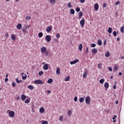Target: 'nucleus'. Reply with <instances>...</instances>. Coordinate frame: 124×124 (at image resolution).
I'll return each mask as SVG.
<instances>
[{"label": "nucleus", "instance_id": "f257e3e1", "mask_svg": "<svg viewBox=\"0 0 124 124\" xmlns=\"http://www.w3.org/2000/svg\"><path fill=\"white\" fill-rule=\"evenodd\" d=\"M7 113H9V117L11 118H13L15 116V112L13 111H10V110H7Z\"/></svg>", "mask_w": 124, "mask_h": 124}, {"label": "nucleus", "instance_id": "f03ea898", "mask_svg": "<svg viewBox=\"0 0 124 124\" xmlns=\"http://www.w3.org/2000/svg\"><path fill=\"white\" fill-rule=\"evenodd\" d=\"M34 84H38V85H43V84H44V83H43V81L42 80H39V79L34 81Z\"/></svg>", "mask_w": 124, "mask_h": 124}, {"label": "nucleus", "instance_id": "7ed1b4c3", "mask_svg": "<svg viewBox=\"0 0 124 124\" xmlns=\"http://www.w3.org/2000/svg\"><path fill=\"white\" fill-rule=\"evenodd\" d=\"M85 102L86 104H90L91 103V97L87 96L85 99Z\"/></svg>", "mask_w": 124, "mask_h": 124}, {"label": "nucleus", "instance_id": "20e7f679", "mask_svg": "<svg viewBox=\"0 0 124 124\" xmlns=\"http://www.w3.org/2000/svg\"><path fill=\"white\" fill-rule=\"evenodd\" d=\"M46 40L47 42H50V41H51V40H52V38L51 37V35H46Z\"/></svg>", "mask_w": 124, "mask_h": 124}, {"label": "nucleus", "instance_id": "39448f33", "mask_svg": "<svg viewBox=\"0 0 124 124\" xmlns=\"http://www.w3.org/2000/svg\"><path fill=\"white\" fill-rule=\"evenodd\" d=\"M47 51V48L45 46H43L41 48V52L42 54H44Z\"/></svg>", "mask_w": 124, "mask_h": 124}, {"label": "nucleus", "instance_id": "423d86ee", "mask_svg": "<svg viewBox=\"0 0 124 124\" xmlns=\"http://www.w3.org/2000/svg\"><path fill=\"white\" fill-rule=\"evenodd\" d=\"M80 25L81 26V27H84V26H85V19H82L81 20H80Z\"/></svg>", "mask_w": 124, "mask_h": 124}, {"label": "nucleus", "instance_id": "0eeeda50", "mask_svg": "<svg viewBox=\"0 0 124 124\" xmlns=\"http://www.w3.org/2000/svg\"><path fill=\"white\" fill-rule=\"evenodd\" d=\"M79 62V59H76L75 61H72L70 62V64H75V63H77Z\"/></svg>", "mask_w": 124, "mask_h": 124}, {"label": "nucleus", "instance_id": "6e6552de", "mask_svg": "<svg viewBox=\"0 0 124 124\" xmlns=\"http://www.w3.org/2000/svg\"><path fill=\"white\" fill-rule=\"evenodd\" d=\"M21 75L23 80H26V79H27V75L24 74V73H22Z\"/></svg>", "mask_w": 124, "mask_h": 124}, {"label": "nucleus", "instance_id": "1a4fd4ad", "mask_svg": "<svg viewBox=\"0 0 124 124\" xmlns=\"http://www.w3.org/2000/svg\"><path fill=\"white\" fill-rule=\"evenodd\" d=\"M104 87L105 88V90H108V88H109V83L108 82H106L105 83Z\"/></svg>", "mask_w": 124, "mask_h": 124}, {"label": "nucleus", "instance_id": "9d476101", "mask_svg": "<svg viewBox=\"0 0 124 124\" xmlns=\"http://www.w3.org/2000/svg\"><path fill=\"white\" fill-rule=\"evenodd\" d=\"M94 8L95 9V10H98V8H99V6L98 5V4L95 3L94 6Z\"/></svg>", "mask_w": 124, "mask_h": 124}, {"label": "nucleus", "instance_id": "9b49d317", "mask_svg": "<svg viewBox=\"0 0 124 124\" xmlns=\"http://www.w3.org/2000/svg\"><path fill=\"white\" fill-rule=\"evenodd\" d=\"M43 68L45 70H47L48 68H49V66H48V64H45L44 65Z\"/></svg>", "mask_w": 124, "mask_h": 124}, {"label": "nucleus", "instance_id": "f8f14e48", "mask_svg": "<svg viewBox=\"0 0 124 124\" xmlns=\"http://www.w3.org/2000/svg\"><path fill=\"white\" fill-rule=\"evenodd\" d=\"M16 29L17 30H21L22 29V24L20 23H19L17 26H16Z\"/></svg>", "mask_w": 124, "mask_h": 124}, {"label": "nucleus", "instance_id": "ddd939ff", "mask_svg": "<svg viewBox=\"0 0 124 124\" xmlns=\"http://www.w3.org/2000/svg\"><path fill=\"white\" fill-rule=\"evenodd\" d=\"M52 31V27H48L46 29V31L47 32H49Z\"/></svg>", "mask_w": 124, "mask_h": 124}, {"label": "nucleus", "instance_id": "4468645a", "mask_svg": "<svg viewBox=\"0 0 124 124\" xmlns=\"http://www.w3.org/2000/svg\"><path fill=\"white\" fill-rule=\"evenodd\" d=\"M11 38L12 40H15L16 39V36L15 34H13L11 35Z\"/></svg>", "mask_w": 124, "mask_h": 124}, {"label": "nucleus", "instance_id": "2eb2a0df", "mask_svg": "<svg viewBox=\"0 0 124 124\" xmlns=\"http://www.w3.org/2000/svg\"><path fill=\"white\" fill-rule=\"evenodd\" d=\"M56 74L58 75H60L61 74V69L60 68H58L57 70H56Z\"/></svg>", "mask_w": 124, "mask_h": 124}, {"label": "nucleus", "instance_id": "dca6fc26", "mask_svg": "<svg viewBox=\"0 0 124 124\" xmlns=\"http://www.w3.org/2000/svg\"><path fill=\"white\" fill-rule=\"evenodd\" d=\"M27 98V96H26V95L22 94L21 95V100H25Z\"/></svg>", "mask_w": 124, "mask_h": 124}, {"label": "nucleus", "instance_id": "f3484780", "mask_svg": "<svg viewBox=\"0 0 124 124\" xmlns=\"http://www.w3.org/2000/svg\"><path fill=\"white\" fill-rule=\"evenodd\" d=\"M92 53H93L94 54H96L97 53V49L95 48H93L92 49Z\"/></svg>", "mask_w": 124, "mask_h": 124}, {"label": "nucleus", "instance_id": "a211bd4d", "mask_svg": "<svg viewBox=\"0 0 124 124\" xmlns=\"http://www.w3.org/2000/svg\"><path fill=\"white\" fill-rule=\"evenodd\" d=\"M82 48H83V45L82 44H80L78 46V50H79V51H82Z\"/></svg>", "mask_w": 124, "mask_h": 124}, {"label": "nucleus", "instance_id": "6ab92c4d", "mask_svg": "<svg viewBox=\"0 0 124 124\" xmlns=\"http://www.w3.org/2000/svg\"><path fill=\"white\" fill-rule=\"evenodd\" d=\"M70 12L71 14H72V15L75 14V11L73 9H71L70 10Z\"/></svg>", "mask_w": 124, "mask_h": 124}, {"label": "nucleus", "instance_id": "aec40b11", "mask_svg": "<svg viewBox=\"0 0 124 124\" xmlns=\"http://www.w3.org/2000/svg\"><path fill=\"white\" fill-rule=\"evenodd\" d=\"M83 17V13L82 12H79V19H81Z\"/></svg>", "mask_w": 124, "mask_h": 124}, {"label": "nucleus", "instance_id": "412c9836", "mask_svg": "<svg viewBox=\"0 0 124 124\" xmlns=\"http://www.w3.org/2000/svg\"><path fill=\"white\" fill-rule=\"evenodd\" d=\"M39 111L41 113H44V112L45 111V109L44 108H40Z\"/></svg>", "mask_w": 124, "mask_h": 124}, {"label": "nucleus", "instance_id": "4be33fe9", "mask_svg": "<svg viewBox=\"0 0 124 124\" xmlns=\"http://www.w3.org/2000/svg\"><path fill=\"white\" fill-rule=\"evenodd\" d=\"M67 6L69 8H72V5H71V2H68L67 3Z\"/></svg>", "mask_w": 124, "mask_h": 124}, {"label": "nucleus", "instance_id": "5701e85b", "mask_svg": "<svg viewBox=\"0 0 124 124\" xmlns=\"http://www.w3.org/2000/svg\"><path fill=\"white\" fill-rule=\"evenodd\" d=\"M105 56L106 57V58H109V56H110V52H107L105 54Z\"/></svg>", "mask_w": 124, "mask_h": 124}, {"label": "nucleus", "instance_id": "b1692460", "mask_svg": "<svg viewBox=\"0 0 124 124\" xmlns=\"http://www.w3.org/2000/svg\"><path fill=\"white\" fill-rule=\"evenodd\" d=\"M47 83L48 84H51V83H53V79L50 78L48 80Z\"/></svg>", "mask_w": 124, "mask_h": 124}, {"label": "nucleus", "instance_id": "393cba45", "mask_svg": "<svg viewBox=\"0 0 124 124\" xmlns=\"http://www.w3.org/2000/svg\"><path fill=\"white\" fill-rule=\"evenodd\" d=\"M50 2L52 4H55L56 3V0H50Z\"/></svg>", "mask_w": 124, "mask_h": 124}, {"label": "nucleus", "instance_id": "a878e982", "mask_svg": "<svg viewBox=\"0 0 124 124\" xmlns=\"http://www.w3.org/2000/svg\"><path fill=\"white\" fill-rule=\"evenodd\" d=\"M28 88L30 90H33V86L32 85H29L28 86Z\"/></svg>", "mask_w": 124, "mask_h": 124}, {"label": "nucleus", "instance_id": "bb28decb", "mask_svg": "<svg viewBox=\"0 0 124 124\" xmlns=\"http://www.w3.org/2000/svg\"><path fill=\"white\" fill-rule=\"evenodd\" d=\"M43 36V33L40 32L38 33V37H42Z\"/></svg>", "mask_w": 124, "mask_h": 124}, {"label": "nucleus", "instance_id": "cd10ccee", "mask_svg": "<svg viewBox=\"0 0 124 124\" xmlns=\"http://www.w3.org/2000/svg\"><path fill=\"white\" fill-rule=\"evenodd\" d=\"M108 33H111L112 32V28L109 27L108 30Z\"/></svg>", "mask_w": 124, "mask_h": 124}, {"label": "nucleus", "instance_id": "c85d7f7f", "mask_svg": "<svg viewBox=\"0 0 124 124\" xmlns=\"http://www.w3.org/2000/svg\"><path fill=\"white\" fill-rule=\"evenodd\" d=\"M71 114H72V111L71 110H69L68 111V115L69 116V117H70V116H71Z\"/></svg>", "mask_w": 124, "mask_h": 124}, {"label": "nucleus", "instance_id": "c756f323", "mask_svg": "<svg viewBox=\"0 0 124 124\" xmlns=\"http://www.w3.org/2000/svg\"><path fill=\"white\" fill-rule=\"evenodd\" d=\"M16 82L17 83V84H19V83H22V80H19L18 78H17L16 79Z\"/></svg>", "mask_w": 124, "mask_h": 124}, {"label": "nucleus", "instance_id": "7c9ffc66", "mask_svg": "<svg viewBox=\"0 0 124 124\" xmlns=\"http://www.w3.org/2000/svg\"><path fill=\"white\" fill-rule=\"evenodd\" d=\"M59 121H60V122H62V121H63V116H60L59 118Z\"/></svg>", "mask_w": 124, "mask_h": 124}, {"label": "nucleus", "instance_id": "2f4dec72", "mask_svg": "<svg viewBox=\"0 0 124 124\" xmlns=\"http://www.w3.org/2000/svg\"><path fill=\"white\" fill-rule=\"evenodd\" d=\"M118 66L117 65H115L113 68V70H114L115 71H117L118 70Z\"/></svg>", "mask_w": 124, "mask_h": 124}, {"label": "nucleus", "instance_id": "473e14b6", "mask_svg": "<svg viewBox=\"0 0 124 124\" xmlns=\"http://www.w3.org/2000/svg\"><path fill=\"white\" fill-rule=\"evenodd\" d=\"M98 45L101 46L102 45V42L100 40H98Z\"/></svg>", "mask_w": 124, "mask_h": 124}, {"label": "nucleus", "instance_id": "72a5a7b5", "mask_svg": "<svg viewBox=\"0 0 124 124\" xmlns=\"http://www.w3.org/2000/svg\"><path fill=\"white\" fill-rule=\"evenodd\" d=\"M80 102H81V103L84 102V98L83 97H81V98H80L79 99Z\"/></svg>", "mask_w": 124, "mask_h": 124}, {"label": "nucleus", "instance_id": "f704fd0d", "mask_svg": "<svg viewBox=\"0 0 124 124\" xmlns=\"http://www.w3.org/2000/svg\"><path fill=\"white\" fill-rule=\"evenodd\" d=\"M70 79V77L68 76L65 78V81H69V79Z\"/></svg>", "mask_w": 124, "mask_h": 124}, {"label": "nucleus", "instance_id": "c9c22d12", "mask_svg": "<svg viewBox=\"0 0 124 124\" xmlns=\"http://www.w3.org/2000/svg\"><path fill=\"white\" fill-rule=\"evenodd\" d=\"M25 103H26V104L28 103H30V100L29 99H26L25 100Z\"/></svg>", "mask_w": 124, "mask_h": 124}, {"label": "nucleus", "instance_id": "e433bc0d", "mask_svg": "<svg viewBox=\"0 0 124 124\" xmlns=\"http://www.w3.org/2000/svg\"><path fill=\"white\" fill-rule=\"evenodd\" d=\"M86 77H87V72H85L83 75V78H86Z\"/></svg>", "mask_w": 124, "mask_h": 124}, {"label": "nucleus", "instance_id": "4c0bfd02", "mask_svg": "<svg viewBox=\"0 0 124 124\" xmlns=\"http://www.w3.org/2000/svg\"><path fill=\"white\" fill-rule=\"evenodd\" d=\"M88 53H89V47H87L85 50L86 55H88Z\"/></svg>", "mask_w": 124, "mask_h": 124}, {"label": "nucleus", "instance_id": "58836bf2", "mask_svg": "<svg viewBox=\"0 0 124 124\" xmlns=\"http://www.w3.org/2000/svg\"><path fill=\"white\" fill-rule=\"evenodd\" d=\"M99 82L100 83V84H103V83H104V79H101L99 80Z\"/></svg>", "mask_w": 124, "mask_h": 124}, {"label": "nucleus", "instance_id": "ea45409f", "mask_svg": "<svg viewBox=\"0 0 124 124\" xmlns=\"http://www.w3.org/2000/svg\"><path fill=\"white\" fill-rule=\"evenodd\" d=\"M60 37H61V35L60 34V33H57L56 34V37L57 38H60Z\"/></svg>", "mask_w": 124, "mask_h": 124}, {"label": "nucleus", "instance_id": "a19ab883", "mask_svg": "<svg viewBox=\"0 0 124 124\" xmlns=\"http://www.w3.org/2000/svg\"><path fill=\"white\" fill-rule=\"evenodd\" d=\"M121 32H124V26L121 27Z\"/></svg>", "mask_w": 124, "mask_h": 124}, {"label": "nucleus", "instance_id": "79ce46f5", "mask_svg": "<svg viewBox=\"0 0 124 124\" xmlns=\"http://www.w3.org/2000/svg\"><path fill=\"white\" fill-rule=\"evenodd\" d=\"M76 11H77V12H79V11H80V8L78 7H77L76 9Z\"/></svg>", "mask_w": 124, "mask_h": 124}, {"label": "nucleus", "instance_id": "37998d69", "mask_svg": "<svg viewBox=\"0 0 124 124\" xmlns=\"http://www.w3.org/2000/svg\"><path fill=\"white\" fill-rule=\"evenodd\" d=\"M113 35H114V36L116 37L117 36V32L116 31H114L113 32Z\"/></svg>", "mask_w": 124, "mask_h": 124}, {"label": "nucleus", "instance_id": "c03bdc74", "mask_svg": "<svg viewBox=\"0 0 124 124\" xmlns=\"http://www.w3.org/2000/svg\"><path fill=\"white\" fill-rule=\"evenodd\" d=\"M39 76H41V75H43V71H41L38 73Z\"/></svg>", "mask_w": 124, "mask_h": 124}, {"label": "nucleus", "instance_id": "a18cd8bd", "mask_svg": "<svg viewBox=\"0 0 124 124\" xmlns=\"http://www.w3.org/2000/svg\"><path fill=\"white\" fill-rule=\"evenodd\" d=\"M96 46V45H95V44H91V47H92L93 48H94V47H95Z\"/></svg>", "mask_w": 124, "mask_h": 124}, {"label": "nucleus", "instance_id": "49530a36", "mask_svg": "<svg viewBox=\"0 0 124 124\" xmlns=\"http://www.w3.org/2000/svg\"><path fill=\"white\" fill-rule=\"evenodd\" d=\"M53 41H54V42H56V43H58V42H59V40L56 38L53 39Z\"/></svg>", "mask_w": 124, "mask_h": 124}, {"label": "nucleus", "instance_id": "de8ad7c7", "mask_svg": "<svg viewBox=\"0 0 124 124\" xmlns=\"http://www.w3.org/2000/svg\"><path fill=\"white\" fill-rule=\"evenodd\" d=\"M102 66V65L101 64V63H99L98 64V68H101V67Z\"/></svg>", "mask_w": 124, "mask_h": 124}, {"label": "nucleus", "instance_id": "09e8293b", "mask_svg": "<svg viewBox=\"0 0 124 124\" xmlns=\"http://www.w3.org/2000/svg\"><path fill=\"white\" fill-rule=\"evenodd\" d=\"M26 20H31V16H27L26 17Z\"/></svg>", "mask_w": 124, "mask_h": 124}, {"label": "nucleus", "instance_id": "8fccbe9b", "mask_svg": "<svg viewBox=\"0 0 124 124\" xmlns=\"http://www.w3.org/2000/svg\"><path fill=\"white\" fill-rule=\"evenodd\" d=\"M119 4H121V3L119 2V1H117L116 3H115V5H118Z\"/></svg>", "mask_w": 124, "mask_h": 124}, {"label": "nucleus", "instance_id": "3c124183", "mask_svg": "<svg viewBox=\"0 0 124 124\" xmlns=\"http://www.w3.org/2000/svg\"><path fill=\"white\" fill-rule=\"evenodd\" d=\"M42 124H48V122L46 121H45L42 123Z\"/></svg>", "mask_w": 124, "mask_h": 124}, {"label": "nucleus", "instance_id": "603ef678", "mask_svg": "<svg viewBox=\"0 0 124 124\" xmlns=\"http://www.w3.org/2000/svg\"><path fill=\"white\" fill-rule=\"evenodd\" d=\"M78 100V98H77V96H75L74 98V101H75V102H76Z\"/></svg>", "mask_w": 124, "mask_h": 124}, {"label": "nucleus", "instance_id": "864d4df0", "mask_svg": "<svg viewBox=\"0 0 124 124\" xmlns=\"http://www.w3.org/2000/svg\"><path fill=\"white\" fill-rule=\"evenodd\" d=\"M116 118H117V115H114L112 118V120H116Z\"/></svg>", "mask_w": 124, "mask_h": 124}, {"label": "nucleus", "instance_id": "5fc2aeb1", "mask_svg": "<svg viewBox=\"0 0 124 124\" xmlns=\"http://www.w3.org/2000/svg\"><path fill=\"white\" fill-rule=\"evenodd\" d=\"M80 2L81 3H84V2H85V0H80Z\"/></svg>", "mask_w": 124, "mask_h": 124}, {"label": "nucleus", "instance_id": "6e6d98bb", "mask_svg": "<svg viewBox=\"0 0 124 124\" xmlns=\"http://www.w3.org/2000/svg\"><path fill=\"white\" fill-rule=\"evenodd\" d=\"M108 70L109 71H112V67H108Z\"/></svg>", "mask_w": 124, "mask_h": 124}, {"label": "nucleus", "instance_id": "4d7b16f0", "mask_svg": "<svg viewBox=\"0 0 124 124\" xmlns=\"http://www.w3.org/2000/svg\"><path fill=\"white\" fill-rule=\"evenodd\" d=\"M12 86H13V87H16V84L15 83L13 82L12 83Z\"/></svg>", "mask_w": 124, "mask_h": 124}, {"label": "nucleus", "instance_id": "13d9d810", "mask_svg": "<svg viewBox=\"0 0 124 124\" xmlns=\"http://www.w3.org/2000/svg\"><path fill=\"white\" fill-rule=\"evenodd\" d=\"M45 54L46 56L47 57L48 56V51H46V52H45Z\"/></svg>", "mask_w": 124, "mask_h": 124}, {"label": "nucleus", "instance_id": "bf43d9fd", "mask_svg": "<svg viewBox=\"0 0 124 124\" xmlns=\"http://www.w3.org/2000/svg\"><path fill=\"white\" fill-rule=\"evenodd\" d=\"M23 32H24V33H26V32H27V31L25 29H23Z\"/></svg>", "mask_w": 124, "mask_h": 124}, {"label": "nucleus", "instance_id": "052dcab7", "mask_svg": "<svg viewBox=\"0 0 124 124\" xmlns=\"http://www.w3.org/2000/svg\"><path fill=\"white\" fill-rule=\"evenodd\" d=\"M9 35L8 34V33L6 32V35H5L6 37H8Z\"/></svg>", "mask_w": 124, "mask_h": 124}, {"label": "nucleus", "instance_id": "680f3d73", "mask_svg": "<svg viewBox=\"0 0 124 124\" xmlns=\"http://www.w3.org/2000/svg\"><path fill=\"white\" fill-rule=\"evenodd\" d=\"M16 99L17 100H19V99H20V96H18L16 98Z\"/></svg>", "mask_w": 124, "mask_h": 124}, {"label": "nucleus", "instance_id": "e2e57ef3", "mask_svg": "<svg viewBox=\"0 0 124 124\" xmlns=\"http://www.w3.org/2000/svg\"><path fill=\"white\" fill-rule=\"evenodd\" d=\"M103 7H106V3H104L103 4Z\"/></svg>", "mask_w": 124, "mask_h": 124}, {"label": "nucleus", "instance_id": "0e129e2a", "mask_svg": "<svg viewBox=\"0 0 124 124\" xmlns=\"http://www.w3.org/2000/svg\"><path fill=\"white\" fill-rule=\"evenodd\" d=\"M115 103H116V104L117 105H118V104H119V101H116L115 102Z\"/></svg>", "mask_w": 124, "mask_h": 124}, {"label": "nucleus", "instance_id": "69168bd1", "mask_svg": "<svg viewBox=\"0 0 124 124\" xmlns=\"http://www.w3.org/2000/svg\"><path fill=\"white\" fill-rule=\"evenodd\" d=\"M47 93H48V94L51 93V91L48 90L47 91Z\"/></svg>", "mask_w": 124, "mask_h": 124}, {"label": "nucleus", "instance_id": "338daca9", "mask_svg": "<svg viewBox=\"0 0 124 124\" xmlns=\"http://www.w3.org/2000/svg\"><path fill=\"white\" fill-rule=\"evenodd\" d=\"M5 82H7V81H8V78H6L5 79Z\"/></svg>", "mask_w": 124, "mask_h": 124}, {"label": "nucleus", "instance_id": "774afa93", "mask_svg": "<svg viewBox=\"0 0 124 124\" xmlns=\"http://www.w3.org/2000/svg\"><path fill=\"white\" fill-rule=\"evenodd\" d=\"M116 85H114L113 86L114 90L116 89Z\"/></svg>", "mask_w": 124, "mask_h": 124}]
</instances>
